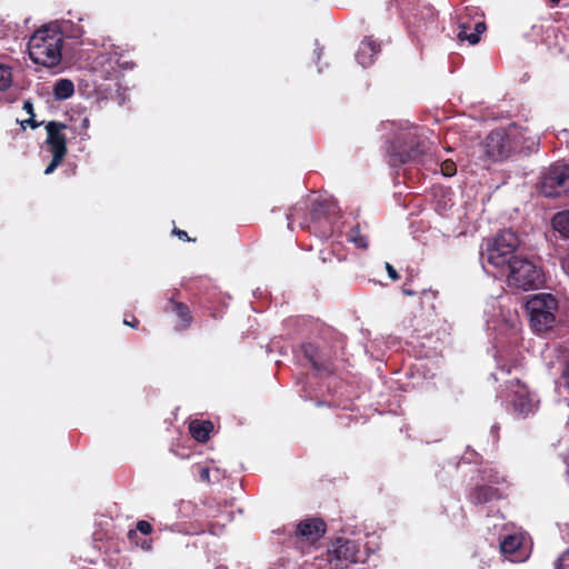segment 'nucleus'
<instances>
[{
  "label": "nucleus",
  "mask_w": 569,
  "mask_h": 569,
  "mask_svg": "<svg viewBox=\"0 0 569 569\" xmlns=\"http://www.w3.org/2000/svg\"><path fill=\"white\" fill-rule=\"evenodd\" d=\"M134 535H136V531H133V530H130L129 533H128L129 538H131Z\"/></svg>",
  "instance_id": "obj_41"
},
{
  "label": "nucleus",
  "mask_w": 569,
  "mask_h": 569,
  "mask_svg": "<svg viewBox=\"0 0 569 569\" xmlns=\"http://www.w3.org/2000/svg\"><path fill=\"white\" fill-rule=\"evenodd\" d=\"M213 430V423L210 420H194L189 425V432L198 442H207Z\"/></svg>",
  "instance_id": "obj_20"
},
{
  "label": "nucleus",
  "mask_w": 569,
  "mask_h": 569,
  "mask_svg": "<svg viewBox=\"0 0 569 569\" xmlns=\"http://www.w3.org/2000/svg\"><path fill=\"white\" fill-rule=\"evenodd\" d=\"M123 323H124L126 326H129V327L133 328V329H137V328H138V326H139V320H138L137 318H134V317H133L131 321H129V320L124 319V320H123Z\"/></svg>",
  "instance_id": "obj_36"
},
{
  "label": "nucleus",
  "mask_w": 569,
  "mask_h": 569,
  "mask_svg": "<svg viewBox=\"0 0 569 569\" xmlns=\"http://www.w3.org/2000/svg\"><path fill=\"white\" fill-rule=\"evenodd\" d=\"M556 569H569V549L558 558Z\"/></svg>",
  "instance_id": "obj_28"
},
{
  "label": "nucleus",
  "mask_w": 569,
  "mask_h": 569,
  "mask_svg": "<svg viewBox=\"0 0 569 569\" xmlns=\"http://www.w3.org/2000/svg\"><path fill=\"white\" fill-rule=\"evenodd\" d=\"M501 498V491L498 488L488 485H477L468 495L469 501L475 506L498 501Z\"/></svg>",
  "instance_id": "obj_14"
},
{
  "label": "nucleus",
  "mask_w": 569,
  "mask_h": 569,
  "mask_svg": "<svg viewBox=\"0 0 569 569\" xmlns=\"http://www.w3.org/2000/svg\"><path fill=\"white\" fill-rule=\"evenodd\" d=\"M301 349L303 356L310 361L313 369H316L317 371L333 373L332 362L322 359L320 350L316 345L311 342L303 343Z\"/></svg>",
  "instance_id": "obj_18"
},
{
  "label": "nucleus",
  "mask_w": 569,
  "mask_h": 569,
  "mask_svg": "<svg viewBox=\"0 0 569 569\" xmlns=\"http://www.w3.org/2000/svg\"><path fill=\"white\" fill-rule=\"evenodd\" d=\"M402 290H403L405 295H409V296L413 295V292L410 291L409 289L403 288Z\"/></svg>",
  "instance_id": "obj_40"
},
{
  "label": "nucleus",
  "mask_w": 569,
  "mask_h": 569,
  "mask_svg": "<svg viewBox=\"0 0 569 569\" xmlns=\"http://www.w3.org/2000/svg\"><path fill=\"white\" fill-rule=\"evenodd\" d=\"M308 210L309 208L306 201L297 202L292 206L287 213L288 227L292 230V224L298 222L301 229H306L310 232L311 224L309 222Z\"/></svg>",
  "instance_id": "obj_19"
},
{
  "label": "nucleus",
  "mask_w": 569,
  "mask_h": 569,
  "mask_svg": "<svg viewBox=\"0 0 569 569\" xmlns=\"http://www.w3.org/2000/svg\"><path fill=\"white\" fill-rule=\"evenodd\" d=\"M74 93V84L69 79H59L53 87V96L57 100H66Z\"/></svg>",
  "instance_id": "obj_21"
},
{
  "label": "nucleus",
  "mask_w": 569,
  "mask_h": 569,
  "mask_svg": "<svg viewBox=\"0 0 569 569\" xmlns=\"http://www.w3.org/2000/svg\"><path fill=\"white\" fill-rule=\"evenodd\" d=\"M552 227L563 237L569 238V210L556 213L552 218Z\"/></svg>",
  "instance_id": "obj_22"
},
{
  "label": "nucleus",
  "mask_w": 569,
  "mask_h": 569,
  "mask_svg": "<svg viewBox=\"0 0 569 569\" xmlns=\"http://www.w3.org/2000/svg\"><path fill=\"white\" fill-rule=\"evenodd\" d=\"M172 233H173L174 236H177V237H178L180 240H182V241H194V239H191L184 230H181V229L174 228V229L172 230Z\"/></svg>",
  "instance_id": "obj_31"
},
{
  "label": "nucleus",
  "mask_w": 569,
  "mask_h": 569,
  "mask_svg": "<svg viewBox=\"0 0 569 569\" xmlns=\"http://www.w3.org/2000/svg\"><path fill=\"white\" fill-rule=\"evenodd\" d=\"M62 44V32L53 28L42 27L30 37L28 52L34 63L53 68L61 62Z\"/></svg>",
  "instance_id": "obj_1"
},
{
  "label": "nucleus",
  "mask_w": 569,
  "mask_h": 569,
  "mask_svg": "<svg viewBox=\"0 0 569 569\" xmlns=\"http://www.w3.org/2000/svg\"><path fill=\"white\" fill-rule=\"evenodd\" d=\"M339 248H340V244H339V243H338V244H332V249H331V251H329V252H327V253H328V254H331V253H332V254H335V253H336V250H338Z\"/></svg>",
  "instance_id": "obj_37"
},
{
  "label": "nucleus",
  "mask_w": 569,
  "mask_h": 569,
  "mask_svg": "<svg viewBox=\"0 0 569 569\" xmlns=\"http://www.w3.org/2000/svg\"><path fill=\"white\" fill-rule=\"evenodd\" d=\"M500 550L512 562H521L528 557L525 537L520 533L505 536L500 541Z\"/></svg>",
  "instance_id": "obj_12"
},
{
  "label": "nucleus",
  "mask_w": 569,
  "mask_h": 569,
  "mask_svg": "<svg viewBox=\"0 0 569 569\" xmlns=\"http://www.w3.org/2000/svg\"><path fill=\"white\" fill-rule=\"evenodd\" d=\"M137 530H139L143 535H150L152 532V526L150 522L146 520H139L137 522Z\"/></svg>",
  "instance_id": "obj_29"
},
{
  "label": "nucleus",
  "mask_w": 569,
  "mask_h": 569,
  "mask_svg": "<svg viewBox=\"0 0 569 569\" xmlns=\"http://www.w3.org/2000/svg\"><path fill=\"white\" fill-rule=\"evenodd\" d=\"M505 270L508 284L525 291L538 289L545 281L541 269L522 256L511 260Z\"/></svg>",
  "instance_id": "obj_5"
},
{
  "label": "nucleus",
  "mask_w": 569,
  "mask_h": 569,
  "mask_svg": "<svg viewBox=\"0 0 569 569\" xmlns=\"http://www.w3.org/2000/svg\"><path fill=\"white\" fill-rule=\"evenodd\" d=\"M430 149L431 143L427 139H415L402 147H393L389 153L388 162L391 167H400L407 163L426 166L428 161H431Z\"/></svg>",
  "instance_id": "obj_6"
},
{
  "label": "nucleus",
  "mask_w": 569,
  "mask_h": 569,
  "mask_svg": "<svg viewBox=\"0 0 569 569\" xmlns=\"http://www.w3.org/2000/svg\"><path fill=\"white\" fill-rule=\"evenodd\" d=\"M164 311L172 312L177 316V330H187L192 323L193 317L189 306L176 300L173 297L168 300Z\"/></svg>",
  "instance_id": "obj_15"
},
{
  "label": "nucleus",
  "mask_w": 569,
  "mask_h": 569,
  "mask_svg": "<svg viewBox=\"0 0 569 569\" xmlns=\"http://www.w3.org/2000/svg\"><path fill=\"white\" fill-rule=\"evenodd\" d=\"M12 82L11 69L7 66L0 64V91L7 90Z\"/></svg>",
  "instance_id": "obj_24"
},
{
  "label": "nucleus",
  "mask_w": 569,
  "mask_h": 569,
  "mask_svg": "<svg viewBox=\"0 0 569 569\" xmlns=\"http://www.w3.org/2000/svg\"><path fill=\"white\" fill-rule=\"evenodd\" d=\"M440 169L443 176L452 177L457 172V164L452 160L448 159L441 162Z\"/></svg>",
  "instance_id": "obj_26"
},
{
  "label": "nucleus",
  "mask_w": 569,
  "mask_h": 569,
  "mask_svg": "<svg viewBox=\"0 0 569 569\" xmlns=\"http://www.w3.org/2000/svg\"><path fill=\"white\" fill-rule=\"evenodd\" d=\"M347 240L353 243L357 248L367 249L368 248V238L362 234L360 226H353L349 232L347 233Z\"/></svg>",
  "instance_id": "obj_23"
},
{
  "label": "nucleus",
  "mask_w": 569,
  "mask_h": 569,
  "mask_svg": "<svg viewBox=\"0 0 569 569\" xmlns=\"http://www.w3.org/2000/svg\"><path fill=\"white\" fill-rule=\"evenodd\" d=\"M198 473L201 481L210 482V469L208 467L200 466Z\"/></svg>",
  "instance_id": "obj_30"
},
{
  "label": "nucleus",
  "mask_w": 569,
  "mask_h": 569,
  "mask_svg": "<svg viewBox=\"0 0 569 569\" xmlns=\"http://www.w3.org/2000/svg\"><path fill=\"white\" fill-rule=\"evenodd\" d=\"M28 124L30 126L32 129H36L38 128L41 123L40 122H37L34 120V117L30 116L29 119L24 120L21 122V126L24 128V126Z\"/></svg>",
  "instance_id": "obj_33"
},
{
  "label": "nucleus",
  "mask_w": 569,
  "mask_h": 569,
  "mask_svg": "<svg viewBox=\"0 0 569 569\" xmlns=\"http://www.w3.org/2000/svg\"><path fill=\"white\" fill-rule=\"evenodd\" d=\"M519 247L518 236L512 230L500 231L492 240L487 242L482 258L495 268L505 270L511 260L520 256L515 254Z\"/></svg>",
  "instance_id": "obj_3"
},
{
  "label": "nucleus",
  "mask_w": 569,
  "mask_h": 569,
  "mask_svg": "<svg viewBox=\"0 0 569 569\" xmlns=\"http://www.w3.org/2000/svg\"><path fill=\"white\" fill-rule=\"evenodd\" d=\"M320 253H321L322 261L326 262L327 260H329V258L327 256H325V251H321Z\"/></svg>",
  "instance_id": "obj_39"
},
{
  "label": "nucleus",
  "mask_w": 569,
  "mask_h": 569,
  "mask_svg": "<svg viewBox=\"0 0 569 569\" xmlns=\"http://www.w3.org/2000/svg\"><path fill=\"white\" fill-rule=\"evenodd\" d=\"M561 267L563 271L569 276V253L561 259Z\"/></svg>",
  "instance_id": "obj_35"
},
{
  "label": "nucleus",
  "mask_w": 569,
  "mask_h": 569,
  "mask_svg": "<svg viewBox=\"0 0 569 569\" xmlns=\"http://www.w3.org/2000/svg\"><path fill=\"white\" fill-rule=\"evenodd\" d=\"M483 153L492 161H500L510 156L511 147L507 132L502 129L491 131L485 139Z\"/></svg>",
  "instance_id": "obj_9"
},
{
  "label": "nucleus",
  "mask_w": 569,
  "mask_h": 569,
  "mask_svg": "<svg viewBox=\"0 0 569 569\" xmlns=\"http://www.w3.org/2000/svg\"><path fill=\"white\" fill-rule=\"evenodd\" d=\"M386 270L388 272V276L393 280H398L400 278L398 271L389 263L386 262Z\"/></svg>",
  "instance_id": "obj_32"
},
{
  "label": "nucleus",
  "mask_w": 569,
  "mask_h": 569,
  "mask_svg": "<svg viewBox=\"0 0 569 569\" xmlns=\"http://www.w3.org/2000/svg\"><path fill=\"white\" fill-rule=\"evenodd\" d=\"M525 308L529 317L530 327L535 332L543 333L553 328L558 300L552 295H533L527 300Z\"/></svg>",
  "instance_id": "obj_2"
},
{
  "label": "nucleus",
  "mask_w": 569,
  "mask_h": 569,
  "mask_svg": "<svg viewBox=\"0 0 569 569\" xmlns=\"http://www.w3.org/2000/svg\"><path fill=\"white\" fill-rule=\"evenodd\" d=\"M66 128L67 126L64 123L58 121H49L46 124L47 143L49 144L52 154L66 157L68 151L67 138L66 134L62 133V130Z\"/></svg>",
  "instance_id": "obj_13"
},
{
  "label": "nucleus",
  "mask_w": 569,
  "mask_h": 569,
  "mask_svg": "<svg viewBox=\"0 0 569 569\" xmlns=\"http://www.w3.org/2000/svg\"><path fill=\"white\" fill-rule=\"evenodd\" d=\"M569 180V166L567 164H552L545 173L540 190L546 197L553 198L560 196L566 182Z\"/></svg>",
  "instance_id": "obj_8"
},
{
  "label": "nucleus",
  "mask_w": 569,
  "mask_h": 569,
  "mask_svg": "<svg viewBox=\"0 0 569 569\" xmlns=\"http://www.w3.org/2000/svg\"><path fill=\"white\" fill-rule=\"evenodd\" d=\"M327 532V525L321 518H307L298 522L296 527V537L315 543Z\"/></svg>",
  "instance_id": "obj_11"
},
{
  "label": "nucleus",
  "mask_w": 569,
  "mask_h": 569,
  "mask_svg": "<svg viewBox=\"0 0 569 569\" xmlns=\"http://www.w3.org/2000/svg\"><path fill=\"white\" fill-rule=\"evenodd\" d=\"M64 157L52 154V159L50 163L47 166L44 173L50 174L52 173L56 168L63 161Z\"/></svg>",
  "instance_id": "obj_27"
},
{
  "label": "nucleus",
  "mask_w": 569,
  "mask_h": 569,
  "mask_svg": "<svg viewBox=\"0 0 569 569\" xmlns=\"http://www.w3.org/2000/svg\"><path fill=\"white\" fill-rule=\"evenodd\" d=\"M557 385L569 389V357L561 363V371L557 379Z\"/></svg>",
  "instance_id": "obj_25"
},
{
  "label": "nucleus",
  "mask_w": 569,
  "mask_h": 569,
  "mask_svg": "<svg viewBox=\"0 0 569 569\" xmlns=\"http://www.w3.org/2000/svg\"><path fill=\"white\" fill-rule=\"evenodd\" d=\"M328 569H350L351 566L365 562L360 543L345 537L332 540L327 548Z\"/></svg>",
  "instance_id": "obj_4"
},
{
  "label": "nucleus",
  "mask_w": 569,
  "mask_h": 569,
  "mask_svg": "<svg viewBox=\"0 0 569 569\" xmlns=\"http://www.w3.org/2000/svg\"><path fill=\"white\" fill-rule=\"evenodd\" d=\"M487 30L485 21H477L472 27L469 20L460 18L459 32L457 34L460 41H468L470 44H477L480 41V36Z\"/></svg>",
  "instance_id": "obj_16"
},
{
  "label": "nucleus",
  "mask_w": 569,
  "mask_h": 569,
  "mask_svg": "<svg viewBox=\"0 0 569 569\" xmlns=\"http://www.w3.org/2000/svg\"><path fill=\"white\" fill-rule=\"evenodd\" d=\"M89 127V119L88 118H84L82 120V128H88Z\"/></svg>",
  "instance_id": "obj_38"
},
{
  "label": "nucleus",
  "mask_w": 569,
  "mask_h": 569,
  "mask_svg": "<svg viewBox=\"0 0 569 569\" xmlns=\"http://www.w3.org/2000/svg\"><path fill=\"white\" fill-rule=\"evenodd\" d=\"M381 51L380 43L377 42L372 37H366L356 53L357 61L363 68L371 66L375 61V57Z\"/></svg>",
  "instance_id": "obj_17"
},
{
  "label": "nucleus",
  "mask_w": 569,
  "mask_h": 569,
  "mask_svg": "<svg viewBox=\"0 0 569 569\" xmlns=\"http://www.w3.org/2000/svg\"><path fill=\"white\" fill-rule=\"evenodd\" d=\"M508 383V388L513 393V398L511 400L513 411L522 418L533 413L536 403L533 402L528 388L521 383L519 379L510 380Z\"/></svg>",
  "instance_id": "obj_10"
},
{
  "label": "nucleus",
  "mask_w": 569,
  "mask_h": 569,
  "mask_svg": "<svg viewBox=\"0 0 569 569\" xmlns=\"http://www.w3.org/2000/svg\"><path fill=\"white\" fill-rule=\"evenodd\" d=\"M332 206L326 201H313L308 210L311 233L319 238H328L332 234L330 211Z\"/></svg>",
  "instance_id": "obj_7"
},
{
  "label": "nucleus",
  "mask_w": 569,
  "mask_h": 569,
  "mask_svg": "<svg viewBox=\"0 0 569 569\" xmlns=\"http://www.w3.org/2000/svg\"><path fill=\"white\" fill-rule=\"evenodd\" d=\"M23 110H26L30 116L34 117L33 104L30 100H26L23 102Z\"/></svg>",
  "instance_id": "obj_34"
},
{
  "label": "nucleus",
  "mask_w": 569,
  "mask_h": 569,
  "mask_svg": "<svg viewBox=\"0 0 569 569\" xmlns=\"http://www.w3.org/2000/svg\"><path fill=\"white\" fill-rule=\"evenodd\" d=\"M553 4H558L560 0H550Z\"/></svg>",
  "instance_id": "obj_42"
}]
</instances>
